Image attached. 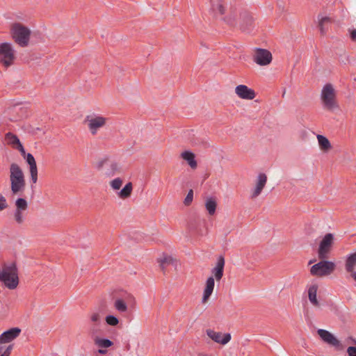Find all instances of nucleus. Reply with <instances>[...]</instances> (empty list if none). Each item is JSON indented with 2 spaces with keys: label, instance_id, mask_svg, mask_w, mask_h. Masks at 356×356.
Instances as JSON below:
<instances>
[{
  "label": "nucleus",
  "instance_id": "nucleus-33",
  "mask_svg": "<svg viewBox=\"0 0 356 356\" xmlns=\"http://www.w3.org/2000/svg\"><path fill=\"white\" fill-rule=\"evenodd\" d=\"M318 21H319V27H320V30H321V33L322 34H323L325 33V30H324V24L326 23V22H330V18L327 17H323V16H318Z\"/></svg>",
  "mask_w": 356,
  "mask_h": 356
},
{
  "label": "nucleus",
  "instance_id": "nucleus-32",
  "mask_svg": "<svg viewBox=\"0 0 356 356\" xmlns=\"http://www.w3.org/2000/svg\"><path fill=\"white\" fill-rule=\"evenodd\" d=\"M106 322L108 325L115 326L119 323L118 318L113 315H108L106 317Z\"/></svg>",
  "mask_w": 356,
  "mask_h": 356
},
{
  "label": "nucleus",
  "instance_id": "nucleus-18",
  "mask_svg": "<svg viewBox=\"0 0 356 356\" xmlns=\"http://www.w3.org/2000/svg\"><path fill=\"white\" fill-rule=\"evenodd\" d=\"M104 326L105 325L103 323H90L89 333L93 339H95V338L98 337L99 335H102L104 333Z\"/></svg>",
  "mask_w": 356,
  "mask_h": 356
},
{
  "label": "nucleus",
  "instance_id": "nucleus-36",
  "mask_svg": "<svg viewBox=\"0 0 356 356\" xmlns=\"http://www.w3.org/2000/svg\"><path fill=\"white\" fill-rule=\"evenodd\" d=\"M193 199V191L192 189L189 190L188 194L186 195L184 203L185 205H189Z\"/></svg>",
  "mask_w": 356,
  "mask_h": 356
},
{
  "label": "nucleus",
  "instance_id": "nucleus-43",
  "mask_svg": "<svg viewBox=\"0 0 356 356\" xmlns=\"http://www.w3.org/2000/svg\"><path fill=\"white\" fill-rule=\"evenodd\" d=\"M350 38L353 40H356V29H353L350 31Z\"/></svg>",
  "mask_w": 356,
  "mask_h": 356
},
{
  "label": "nucleus",
  "instance_id": "nucleus-6",
  "mask_svg": "<svg viewBox=\"0 0 356 356\" xmlns=\"http://www.w3.org/2000/svg\"><path fill=\"white\" fill-rule=\"evenodd\" d=\"M335 268V264L330 261H321L311 267L310 273L315 276L330 275Z\"/></svg>",
  "mask_w": 356,
  "mask_h": 356
},
{
  "label": "nucleus",
  "instance_id": "nucleus-37",
  "mask_svg": "<svg viewBox=\"0 0 356 356\" xmlns=\"http://www.w3.org/2000/svg\"><path fill=\"white\" fill-rule=\"evenodd\" d=\"M246 23H247V25L246 26L241 25V29L243 30V31L249 32L250 31V28L249 26H252V19L250 17H247Z\"/></svg>",
  "mask_w": 356,
  "mask_h": 356
},
{
  "label": "nucleus",
  "instance_id": "nucleus-46",
  "mask_svg": "<svg viewBox=\"0 0 356 356\" xmlns=\"http://www.w3.org/2000/svg\"><path fill=\"white\" fill-rule=\"evenodd\" d=\"M348 339L350 340L353 344L356 345V339L353 337H349Z\"/></svg>",
  "mask_w": 356,
  "mask_h": 356
},
{
  "label": "nucleus",
  "instance_id": "nucleus-15",
  "mask_svg": "<svg viewBox=\"0 0 356 356\" xmlns=\"http://www.w3.org/2000/svg\"><path fill=\"white\" fill-rule=\"evenodd\" d=\"M225 266V259L223 256L220 255L217 258V262L214 268L211 270V273L217 281L220 280L223 276Z\"/></svg>",
  "mask_w": 356,
  "mask_h": 356
},
{
  "label": "nucleus",
  "instance_id": "nucleus-14",
  "mask_svg": "<svg viewBox=\"0 0 356 356\" xmlns=\"http://www.w3.org/2000/svg\"><path fill=\"white\" fill-rule=\"evenodd\" d=\"M236 94L241 99L252 100L255 97L254 91L245 85H238L235 88Z\"/></svg>",
  "mask_w": 356,
  "mask_h": 356
},
{
  "label": "nucleus",
  "instance_id": "nucleus-2",
  "mask_svg": "<svg viewBox=\"0 0 356 356\" xmlns=\"http://www.w3.org/2000/svg\"><path fill=\"white\" fill-rule=\"evenodd\" d=\"M10 189L13 195L22 192L25 187L24 173L17 163H12L10 166Z\"/></svg>",
  "mask_w": 356,
  "mask_h": 356
},
{
  "label": "nucleus",
  "instance_id": "nucleus-48",
  "mask_svg": "<svg viewBox=\"0 0 356 356\" xmlns=\"http://www.w3.org/2000/svg\"><path fill=\"white\" fill-rule=\"evenodd\" d=\"M3 347L0 346V355L3 353Z\"/></svg>",
  "mask_w": 356,
  "mask_h": 356
},
{
  "label": "nucleus",
  "instance_id": "nucleus-8",
  "mask_svg": "<svg viewBox=\"0 0 356 356\" xmlns=\"http://www.w3.org/2000/svg\"><path fill=\"white\" fill-rule=\"evenodd\" d=\"M106 119L100 115H88L85 122L88 124V127L92 135H95L97 131L103 127L106 124Z\"/></svg>",
  "mask_w": 356,
  "mask_h": 356
},
{
  "label": "nucleus",
  "instance_id": "nucleus-29",
  "mask_svg": "<svg viewBox=\"0 0 356 356\" xmlns=\"http://www.w3.org/2000/svg\"><path fill=\"white\" fill-rule=\"evenodd\" d=\"M15 209L26 211L28 208L27 201L22 197H19L15 201Z\"/></svg>",
  "mask_w": 356,
  "mask_h": 356
},
{
  "label": "nucleus",
  "instance_id": "nucleus-11",
  "mask_svg": "<svg viewBox=\"0 0 356 356\" xmlns=\"http://www.w3.org/2000/svg\"><path fill=\"white\" fill-rule=\"evenodd\" d=\"M207 334L213 341L222 345L227 344L231 340V334L229 333L222 334L221 332H217L213 330H207Z\"/></svg>",
  "mask_w": 356,
  "mask_h": 356
},
{
  "label": "nucleus",
  "instance_id": "nucleus-44",
  "mask_svg": "<svg viewBox=\"0 0 356 356\" xmlns=\"http://www.w3.org/2000/svg\"><path fill=\"white\" fill-rule=\"evenodd\" d=\"M98 353L100 354H105L106 353V350L104 348H100L98 350Z\"/></svg>",
  "mask_w": 356,
  "mask_h": 356
},
{
  "label": "nucleus",
  "instance_id": "nucleus-25",
  "mask_svg": "<svg viewBox=\"0 0 356 356\" xmlns=\"http://www.w3.org/2000/svg\"><path fill=\"white\" fill-rule=\"evenodd\" d=\"M159 262L161 268L164 270L168 265L174 264V259L171 256L163 255L159 259Z\"/></svg>",
  "mask_w": 356,
  "mask_h": 356
},
{
  "label": "nucleus",
  "instance_id": "nucleus-5",
  "mask_svg": "<svg viewBox=\"0 0 356 356\" xmlns=\"http://www.w3.org/2000/svg\"><path fill=\"white\" fill-rule=\"evenodd\" d=\"M15 59V50L10 42L0 44V63L8 67L13 63Z\"/></svg>",
  "mask_w": 356,
  "mask_h": 356
},
{
  "label": "nucleus",
  "instance_id": "nucleus-24",
  "mask_svg": "<svg viewBox=\"0 0 356 356\" xmlns=\"http://www.w3.org/2000/svg\"><path fill=\"white\" fill-rule=\"evenodd\" d=\"M132 188V184L131 182L127 183L124 188L118 192V196L123 199L129 197L131 193Z\"/></svg>",
  "mask_w": 356,
  "mask_h": 356
},
{
  "label": "nucleus",
  "instance_id": "nucleus-28",
  "mask_svg": "<svg viewBox=\"0 0 356 356\" xmlns=\"http://www.w3.org/2000/svg\"><path fill=\"white\" fill-rule=\"evenodd\" d=\"M114 307L119 312H125L127 310V305L126 302L122 299H117L114 302Z\"/></svg>",
  "mask_w": 356,
  "mask_h": 356
},
{
  "label": "nucleus",
  "instance_id": "nucleus-19",
  "mask_svg": "<svg viewBox=\"0 0 356 356\" xmlns=\"http://www.w3.org/2000/svg\"><path fill=\"white\" fill-rule=\"evenodd\" d=\"M204 206L210 216H213L216 213L217 208V202L214 197H207Z\"/></svg>",
  "mask_w": 356,
  "mask_h": 356
},
{
  "label": "nucleus",
  "instance_id": "nucleus-39",
  "mask_svg": "<svg viewBox=\"0 0 356 356\" xmlns=\"http://www.w3.org/2000/svg\"><path fill=\"white\" fill-rule=\"evenodd\" d=\"M191 143L194 145H202L204 147H207L209 146V144L208 143V142L204 140H202L201 141H191Z\"/></svg>",
  "mask_w": 356,
  "mask_h": 356
},
{
  "label": "nucleus",
  "instance_id": "nucleus-41",
  "mask_svg": "<svg viewBox=\"0 0 356 356\" xmlns=\"http://www.w3.org/2000/svg\"><path fill=\"white\" fill-rule=\"evenodd\" d=\"M13 349V345H9L6 350L3 351L2 354L0 355V356H10L11 350Z\"/></svg>",
  "mask_w": 356,
  "mask_h": 356
},
{
  "label": "nucleus",
  "instance_id": "nucleus-21",
  "mask_svg": "<svg viewBox=\"0 0 356 356\" xmlns=\"http://www.w3.org/2000/svg\"><path fill=\"white\" fill-rule=\"evenodd\" d=\"M356 266V252L350 254L346 261V270L350 273Z\"/></svg>",
  "mask_w": 356,
  "mask_h": 356
},
{
  "label": "nucleus",
  "instance_id": "nucleus-20",
  "mask_svg": "<svg viewBox=\"0 0 356 356\" xmlns=\"http://www.w3.org/2000/svg\"><path fill=\"white\" fill-rule=\"evenodd\" d=\"M181 158L187 161L188 165L192 168H195L197 167V162L195 159V154L191 151H184L181 153Z\"/></svg>",
  "mask_w": 356,
  "mask_h": 356
},
{
  "label": "nucleus",
  "instance_id": "nucleus-35",
  "mask_svg": "<svg viewBox=\"0 0 356 356\" xmlns=\"http://www.w3.org/2000/svg\"><path fill=\"white\" fill-rule=\"evenodd\" d=\"M90 323H99L102 322V317L99 313L94 312L91 314L90 317Z\"/></svg>",
  "mask_w": 356,
  "mask_h": 356
},
{
  "label": "nucleus",
  "instance_id": "nucleus-9",
  "mask_svg": "<svg viewBox=\"0 0 356 356\" xmlns=\"http://www.w3.org/2000/svg\"><path fill=\"white\" fill-rule=\"evenodd\" d=\"M334 236L331 233L326 234L320 243L318 251V257L326 259L333 243Z\"/></svg>",
  "mask_w": 356,
  "mask_h": 356
},
{
  "label": "nucleus",
  "instance_id": "nucleus-30",
  "mask_svg": "<svg viewBox=\"0 0 356 356\" xmlns=\"http://www.w3.org/2000/svg\"><path fill=\"white\" fill-rule=\"evenodd\" d=\"M318 142L321 147L323 149H327L330 147V143L328 139L322 135L317 136Z\"/></svg>",
  "mask_w": 356,
  "mask_h": 356
},
{
  "label": "nucleus",
  "instance_id": "nucleus-10",
  "mask_svg": "<svg viewBox=\"0 0 356 356\" xmlns=\"http://www.w3.org/2000/svg\"><path fill=\"white\" fill-rule=\"evenodd\" d=\"M254 61L261 66L267 65L272 60V54L267 49L256 48V52L253 58Z\"/></svg>",
  "mask_w": 356,
  "mask_h": 356
},
{
  "label": "nucleus",
  "instance_id": "nucleus-23",
  "mask_svg": "<svg viewBox=\"0 0 356 356\" xmlns=\"http://www.w3.org/2000/svg\"><path fill=\"white\" fill-rule=\"evenodd\" d=\"M317 289L318 287L316 285H312L308 290L309 300L311 303L315 306H318L319 305L316 298Z\"/></svg>",
  "mask_w": 356,
  "mask_h": 356
},
{
  "label": "nucleus",
  "instance_id": "nucleus-16",
  "mask_svg": "<svg viewBox=\"0 0 356 356\" xmlns=\"http://www.w3.org/2000/svg\"><path fill=\"white\" fill-rule=\"evenodd\" d=\"M266 175L264 173L259 174V175L257 176L256 186L254 188L252 193V198H255L261 194L263 188H264L266 184Z\"/></svg>",
  "mask_w": 356,
  "mask_h": 356
},
{
  "label": "nucleus",
  "instance_id": "nucleus-31",
  "mask_svg": "<svg viewBox=\"0 0 356 356\" xmlns=\"http://www.w3.org/2000/svg\"><path fill=\"white\" fill-rule=\"evenodd\" d=\"M220 0H210L211 4H212V9L213 10H217L218 13L220 15L224 14L225 10L222 4L219 3L218 1Z\"/></svg>",
  "mask_w": 356,
  "mask_h": 356
},
{
  "label": "nucleus",
  "instance_id": "nucleus-1",
  "mask_svg": "<svg viewBox=\"0 0 356 356\" xmlns=\"http://www.w3.org/2000/svg\"><path fill=\"white\" fill-rule=\"evenodd\" d=\"M0 282L9 289H15L19 284L18 268L14 261L3 262L0 266Z\"/></svg>",
  "mask_w": 356,
  "mask_h": 356
},
{
  "label": "nucleus",
  "instance_id": "nucleus-13",
  "mask_svg": "<svg viewBox=\"0 0 356 356\" xmlns=\"http://www.w3.org/2000/svg\"><path fill=\"white\" fill-rule=\"evenodd\" d=\"M24 158L26 163L29 165L31 181L33 184H36L38 181V168L35 158L31 153H27V154Z\"/></svg>",
  "mask_w": 356,
  "mask_h": 356
},
{
  "label": "nucleus",
  "instance_id": "nucleus-42",
  "mask_svg": "<svg viewBox=\"0 0 356 356\" xmlns=\"http://www.w3.org/2000/svg\"><path fill=\"white\" fill-rule=\"evenodd\" d=\"M16 148L20 152L21 154L24 157L27 153H26L25 152V149L23 147V145L21 144H19L17 147H16Z\"/></svg>",
  "mask_w": 356,
  "mask_h": 356
},
{
  "label": "nucleus",
  "instance_id": "nucleus-7",
  "mask_svg": "<svg viewBox=\"0 0 356 356\" xmlns=\"http://www.w3.org/2000/svg\"><path fill=\"white\" fill-rule=\"evenodd\" d=\"M317 333L321 339L326 344L333 347L337 350L343 349L341 342L330 332L324 329H318Z\"/></svg>",
  "mask_w": 356,
  "mask_h": 356
},
{
  "label": "nucleus",
  "instance_id": "nucleus-26",
  "mask_svg": "<svg viewBox=\"0 0 356 356\" xmlns=\"http://www.w3.org/2000/svg\"><path fill=\"white\" fill-rule=\"evenodd\" d=\"M13 217L17 224H22L25 220V211L15 209L13 212Z\"/></svg>",
  "mask_w": 356,
  "mask_h": 356
},
{
  "label": "nucleus",
  "instance_id": "nucleus-40",
  "mask_svg": "<svg viewBox=\"0 0 356 356\" xmlns=\"http://www.w3.org/2000/svg\"><path fill=\"white\" fill-rule=\"evenodd\" d=\"M348 356H356V347L349 346L347 349Z\"/></svg>",
  "mask_w": 356,
  "mask_h": 356
},
{
  "label": "nucleus",
  "instance_id": "nucleus-3",
  "mask_svg": "<svg viewBox=\"0 0 356 356\" xmlns=\"http://www.w3.org/2000/svg\"><path fill=\"white\" fill-rule=\"evenodd\" d=\"M11 35L16 43L20 47H25L29 44L31 31L20 23H15L11 26Z\"/></svg>",
  "mask_w": 356,
  "mask_h": 356
},
{
  "label": "nucleus",
  "instance_id": "nucleus-27",
  "mask_svg": "<svg viewBox=\"0 0 356 356\" xmlns=\"http://www.w3.org/2000/svg\"><path fill=\"white\" fill-rule=\"evenodd\" d=\"M6 139L10 145H12L13 146L16 145V147H17L19 144H21L18 137L11 132H8L6 134Z\"/></svg>",
  "mask_w": 356,
  "mask_h": 356
},
{
  "label": "nucleus",
  "instance_id": "nucleus-47",
  "mask_svg": "<svg viewBox=\"0 0 356 356\" xmlns=\"http://www.w3.org/2000/svg\"><path fill=\"white\" fill-rule=\"evenodd\" d=\"M352 273V277L354 279V280L356 282V272H351Z\"/></svg>",
  "mask_w": 356,
  "mask_h": 356
},
{
  "label": "nucleus",
  "instance_id": "nucleus-38",
  "mask_svg": "<svg viewBox=\"0 0 356 356\" xmlns=\"http://www.w3.org/2000/svg\"><path fill=\"white\" fill-rule=\"evenodd\" d=\"M8 207V204L6 197L0 194V211H3Z\"/></svg>",
  "mask_w": 356,
  "mask_h": 356
},
{
  "label": "nucleus",
  "instance_id": "nucleus-34",
  "mask_svg": "<svg viewBox=\"0 0 356 356\" xmlns=\"http://www.w3.org/2000/svg\"><path fill=\"white\" fill-rule=\"evenodd\" d=\"M122 184V180L120 178H115L111 182V186L114 190H119Z\"/></svg>",
  "mask_w": 356,
  "mask_h": 356
},
{
  "label": "nucleus",
  "instance_id": "nucleus-22",
  "mask_svg": "<svg viewBox=\"0 0 356 356\" xmlns=\"http://www.w3.org/2000/svg\"><path fill=\"white\" fill-rule=\"evenodd\" d=\"M93 340H94L95 344L100 348H107L111 347L113 344V341H111L110 339H105V338H100L99 337L95 338V339H93Z\"/></svg>",
  "mask_w": 356,
  "mask_h": 356
},
{
  "label": "nucleus",
  "instance_id": "nucleus-17",
  "mask_svg": "<svg viewBox=\"0 0 356 356\" xmlns=\"http://www.w3.org/2000/svg\"><path fill=\"white\" fill-rule=\"evenodd\" d=\"M215 281L213 277H209L206 281V286L204 290L202 302H206L213 291Z\"/></svg>",
  "mask_w": 356,
  "mask_h": 356
},
{
  "label": "nucleus",
  "instance_id": "nucleus-4",
  "mask_svg": "<svg viewBox=\"0 0 356 356\" xmlns=\"http://www.w3.org/2000/svg\"><path fill=\"white\" fill-rule=\"evenodd\" d=\"M321 99L323 107L329 111H333L337 108V104L335 99L334 90L330 83L326 84L322 89Z\"/></svg>",
  "mask_w": 356,
  "mask_h": 356
},
{
  "label": "nucleus",
  "instance_id": "nucleus-12",
  "mask_svg": "<svg viewBox=\"0 0 356 356\" xmlns=\"http://www.w3.org/2000/svg\"><path fill=\"white\" fill-rule=\"evenodd\" d=\"M21 329L19 327H12L0 335V343H10L15 339L21 333Z\"/></svg>",
  "mask_w": 356,
  "mask_h": 356
},
{
  "label": "nucleus",
  "instance_id": "nucleus-45",
  "mask_svg": "<svg viewBox=\"0 0 356 356\" xmlns=\"http://www.w3.org/2000/svg\"><path fill=\"white\" fill-rule=\"evenodd\" d=\"M111 168L113 170H117L118 169V164L114 163L111 165Z\"/></svg>",
  "mask_w": 356,
  "mask_h": 356
}]
</instances>
